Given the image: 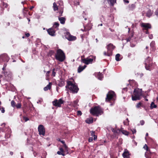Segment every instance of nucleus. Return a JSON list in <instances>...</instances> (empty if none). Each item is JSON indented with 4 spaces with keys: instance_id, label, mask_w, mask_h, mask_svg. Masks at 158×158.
Segmentation results:
<instances>
[{
    "instance_id": "nucleus-1",
    "label": "nucleus",
    "mask_w": 158,
    "mask_h": 158,
    "mask_svg": "<svg viewBox=\"0 0 158 158\" xmlns=\"http://www.w3.org/2000/svg\"><path fill=\"white\" fill-rule=\"evenodd\" d=\"M57 4H58V6L55 2H54L53 3V10L55 11L59 10V12L60 14V16H62L63 12L64 6L63 2L62 1H60L58 2Z\"/></svg>"
},
{
    "instance_id": "nucleus-2",
    "label": "nucleus",
    "mask_w": 158,
    "mask_h": 158,
    "mask_svg": "<svg viewBox=\"0 0 158 158\" xmlns=\"http://www.w3.org/2000/svg\"><path fill=\"white\" fill-rule=\"evenodd\" d=\"M66 88L69 89L73 93H77L79 90L77 86L73 83L71 81L67 82V85L65 86Z\"/></svg>"
},
{
    "instance_id": "nucleus-3",
    "label": "nucleus",
    "mask_w": 158,
    "mask_h": 158,
    "mask_svg": "<svg viewBox=\"0 0 158 158\" xmlns=\"http://www.w3.org/2000/svg\"><path fill=\"white\" fill-rule=\"evenodd\" d=\"M55 57L57 60L60 62L64 61L65 59L64 53L62 50L60 49L57 50Z\"/></svg>"
},
{
    "instance_id": "nucleus-4",
    "label": "nucleus",
    "mask_w": 158,
    "mask_h": 158,
    "mask_svg": "<svg viewBox=\"0 0 158 158\" xmlns=\"http://www.w3.org/2000/svg\"><path fill=\"white\" fill-rule=\"evenodd\" d=\"M142 95L141 89H136L134 90L133 94L132 95V99L133 101L140 100Z\"/></svg>"
},
{
    "instance_id": "nucleus-5",
    "label": "nucleus",
    "mask_w": 158,
    "mask_h": 158,
    "mask_svg": "<svg viewBox=\"0 0 158 158\" xmlns=\"http://www.w3.org/2000/svg\"><path fill=\"white\" fill-rule=\"evenodd\" d=\"M90 113L93 115L98 116L99 115L101 114L103 111L102 109L99 106H97L92 108L90 110Z\"/></svg>"
},
{
    "instance_id": "nucleus-6",
    "label": "nucleus",
    "mask_w": 158,
    "mask_h": 158,
    "mask_svg": "<svg viewBox=\"0 0 158 158\" xmlns=\"http://www.w3.org/2000/svg\"><path fill=\"white\" fill-rule=\"evenodd\" d=\"M145 67L147 70H150L153 68V64L151 61V59L148 57L145 61Z\"/></svg>"
},
{
    "instance_id": "nucleus-7",
    "label": "nucleus",
    "mask_w": 158,
    "mask_h": 158,
    "mask_svg": "<svg viewBox=\"0 0 158 158\" xmlns=\"http://www.w3.org/2000/svg\"><path fill=\"white\" fill-rule=\"evenodd\" d=\"M133 33H131L130 35H129V37L126 39L127 41V42L129 41L131 42L130 46L131 47H134L135 46L137 42L135 41L133 37Z\"/></svg>"
},
{
    "instance_id": "nucleus-8",
    "label": "nucleus",
    "mask_w": 158,
    "mask_h": 158,
    "mask_svg": "<svg viewBox=\"0 0 158 158\" xmlns=\"http://www.w3.org/2000/svg\"><path fill=\"white\" fill-rule=\"evenodd\" d=\"M115 48L112 44H110L107 46V52H104V54L105 56H111L112 54V52L113 50Z\"/></svg>"
},
{
    "instance_id": "nucleus-9",
    "label": "nucleus",
    "mask_w": 158,
    "mask_h": 158,
    "mask_svg": "<svg viewBox=\"0 0 158 158\" xmlns=\"http://www.w3.org/2000/svg\"><path fill=\"white\" fill-rule=\"evenodd\" d=\"M141 26L143 27V30H146V31L145 32L146 34H148V30L149 29L151 28V25L148 23H142L141 24Z\"/></svg>"
},
{
    "instance_id": "nucleus-10",
    "label": "nucleus",
    "mask_w": 158,
    "mask_h": 158,
    "mask_svg": "<svg viewBox=\"0 0 158 158\" xmlns=\"http://www.w3.org/2000/svg\"><path fill=\"white\" fill-rule=\"evenodd\" d=\"M64 102V101L61 99H60L59 100L57 99L55 100L54 101L52 102V104L53 105L57 107H61V105Z\"/></svg>"
},
{
    "instance_id": "nucleus-11",
    "label": "nucleus",
    "mask_w": 158,
    "mask_h": 158,
    "mask_svg": "<svg viewBox=\"0 0 158 158\" xmlns=\"http://www.w3.org/2000/svg\"><path fill=\"white\" fill-rule=\"evenodd\" d=\"M94 57H92L91 58H87L86 59H82L81 62L86 64H89L92 63Z\"/></svg>"
},
{
    "instance_id": "nucleus-12",
    "label": "nucleus",
    "mask_w": 158,
    "mask_h": 158,
    "mask_svg": "<svg viewBox=\"0 0 158 158\" xmlns=\"http://www.w3.org/2000/svg\"><path fill=\"white\" fill-rule=\"evenodd\" d=\"M115 95L114 92L113 91H109L107 94L106 100V101L110 100Z\"/></svg>"
},
{
    "instance_id": "nucleus-13",
    "label": "nucleus",
    "mask_w": 158,
    "mask_h": 158,
    "mask_svg": "<svg viewBox=\"0 0 158 158\" xmlns=\"http://www.w3.org/2000/svg\"><path fill=\"white\" fill-rule=\"evenodd\" d=\"M38 131L40 135H44L45 134V129L43 125H40L38 127Z\"/></svg>"
},
{
    "instance_id": "nucleus-14",
    "label": "nucleus",
    "mask_w": 158,
    "mask_h": 158,
    "mask_svg": "<svg viewBox=\"0 0 158 158\" xmlns=\"http://www.w3.org/2000/svg\"><path fill=\"white\" fill-rule=\"evenodd\" d=\"M65 37L69 41H73L75 40L76 37L71 35L69 32H67L65 35Z\"/></svg>"
},
{
    "instance_id": "nucleus-15",
    "label": "nucleus",
    "mask_w": 158,
    "mask_h": 158,
    "mask_svg": "<svg viewBox=\"0 0 158 158\" xmlns=\"http://www.w3.org/2000/svg\"><path fill=\"white\" fill-rule=\"evenodd\" d=\"M5 129H7V130L6 131H5V129L1 130L2 131L5 132H6V131H7V133H6L5 135V137L6 138H8L10 137V134L11 133V131L10 129L8 127H5Z\"/></svg>"
},
{
    "instance_id": "nucleus-16",
    "label": "nucleus",
    "mask_w": 158,
    "mask_h": 158,
    "mask_svg": "<svg viewBox=\"0 0 158 158\" xmlns=\"http://www.w3.org/2000/svg\"><path fill=\"white\" fill-rule=\"evenodd\" d=\"M9 59V58L6 54H3L0 56V60H2L3 61L8 62Z\"/></svg>"
},
{
    "instance_id": "nucleus-17",
    "label": "nucleus",
    "mask_w": 158,
    "mask_h": 158,
    "mask_svg": "<svg viewBox=\"0 0 158 158\" xmlns=\"http://www.w3.org/2000/svg\"><path fill=\"white\" fill-rule=\"evenodd\" d=\"M47 32L48 34L52 36L55 35V31L52 28H50L47 30Z\"/></svg>"
},
{
    "instance_id": "nucleus-18",
    "label": "nucleus",
    "mask_w": 158,
    "mask_h": 158,
    "mask_svg": "<svg viewBox=\"0 0 158 158\" xmlns=\"http://www.w3.org/2000/svg\"><path fill=\"white\" fill-rule=\"evenodd\" d=\"M128 151L127 150H125L124 152L122 154V156L124 158H126L129 156Z\"/></svg>"
},
{
    "instance_id": "nucleus-19",
    "label": "nucleus",
    "mask_w": 158,
    "mask_h": 158,
    "mask_svg": "<svg viewBox=\"0 0 158 158\" xmlns=\"http://www.w3.org/2000/svg\"><path fill=\"white\" fill-rule=\"evenodd\" d=\"M96 76H97L98 79L100 80H102L103 78L102 74L100 72H98L95 73Z\"/></svg>"
},
{
    "instance_id": "nucleus-20",
    "label": "nucleus",
    "mask_w": 158,
    "mask_h": 158,
    "mask_svg": "<svg viewBox=\"0 0 158 158\" xmlns=\"http://www.w3.org/2000/svg\"><path fill=\"white\" fill-rule=\"evenodd\" d=\"M58 19L60 21V23L62 24H64L65 22L66 19L64 17H59Z\"/></svg>"
},
{
    "instance_id": "nucleus-21",
    "label": "nucleus",
    "mask_w": 158,
    "mask_h": 158,
    "mask_svg": "<svg viewBox=\"0 0 158 158\" xmlns=\"http://www.w3.org/2000/svg\"><path fill=\"white\" fill-rule=\"evenodd\" d=\"M86 67V66L85 65H84V66H80L78 69V73L81 72L82 71H83Z\"/></svg>"
},
{
    "instance_id": "nucleus-22",
    "label": "nucleus",
    "mask_w": 158,
    "mask_h": 158,
    "mask_svg": "<svg viewBox=\"0 0 158 158\" xmlns=\"http://www.w3.org/2000/svg\"><path fill=\"white\" fill-rule=\"evenodd\" d=\"M52 85V83L51 82H49V84L48 85L44 87V91H47L48 90L50 89L51 88V86Z\"/></svg>"
},
{
    "instance_id": "nucleus-23",
    "label": "nucleus",
    "mask_w": 158,
    "mask_h": 158,
    "mask_svg": "<svg viewBox=\"0 0 158 158\" xmlns=\"http://www.w3.org/2000/svg\"><path fill=\"white\" fill-rule=\"evenodd\" d=\"M65 84L64 81L62 80H60L59 81V83L58 85L60 87H62Z\"/></svg>"
},
{
    "instance_id": "nucleus-24",
    "label": "nucleus",
    "mask_w": 158,
    "mask_h": 158,
    "mask_svg": "<svg viewBox=\"0 0 158 158\" xmlns=\"http://www.w3.org/2000/svg\"><path fill=\"white\" fill-rule=\"evenodd\" d=\"M85 122L87 123H91L93 122V119L92 117L87 118L85 120Z\"/></svg>"
},
{
    "instance_id": "nucleus-25",
    "label": "nucleus",
    "mask_w": 158,
    "mask_h": 158,
    "mask_svg": "<svg viewBox=\"0 0 158 158\" xmlns=\"http://www.w3.org/2000/svg\"><path fill=\"white\" fill-rule=\"evenodd\" d=\"M155 42L154 41H152L150 44V47L152 48V50L154 51L155 50Z\"/></svg>"
},
{
    "instance_id": "nucleus-26",
    "label": "nucleus",
    "mask_w": 158,
    "mask_h": 158,
    "mask_svg": "<svg viewBox=\"0 0 158 158\" xmlns=\"http://www.w3.org/2000/svg\"><path fill=\"white\" fill-rule=\"evenodd\" d=\"M111 130L115 134L117 133H118L120 131V130L119 129H116L114 128H112Z\"/></svg>"
},
{
    "instance_id": "nucleus-27",
    "label": "nucleus",
    "mask_w": 158,
    "mask_h": 158,
    "mask_svg": "<svg viewBox=\"0 0 158 158\" xmlns=\"http://www.w3.org/2000/svg\"><path fill=\"white\" fill-rule=\"evenodd\" d=\"M152 12L150 10H148L146 13V16L148 17H150L152 15Z\"/></svg>"
},
{
    "instance_id": "nucleus-28",
    "label": "nucleus",
    "mask_w": 158,
    "mask_h": 158,
    "mask_svg": "<svg viewBox=\"0 0 158 158\" xmlns=\"http://www.w3.org/2000/svg\"><path fill=\"white\" fill-rule=\"evenodd\" d=\"M116 0H108V2L111 5L113 6L116 2Z\"/></svg>"
},
{
    "instance_id": "nucleus-29",
    "label": "nucleus",
    "mask_w": 158,
    "mask_h": 158,
    "mask_svg": "<svg viewBox=\"0 0 158 158\" xmlns=\"http://www.w3.org/2000/svg\"><path fill=\"white\" fill-rule=\"evenodd\" d=\"M59 23L57 22H55L54 23V25L53 26V27L54 28H56L57 30H58V27L59 26Z\"/></svg>"
},
{
    "instance_id": "nucleus-30",
    "label": "nucleus",
    "mask_w": 158,
    "mask_h": 158,
    "mask_svg": "<svg viewBox=\"0 0 158 158\" xmlns=\"http://www.w3.org/2000/svg\"><path fill=\"white\" fill-rule=\"evenodd\" d=\"M61 142L64 145V146L65 150L67 151V149L68 148V147L66 145L64 141V140H61Z\"/></svg>"
},
{
    "instance_id": "nucleus-31",
    "label": "nucleus",
    "mask_w": 158,
    "mask_h": 158,
    "mask_svg": "<svg viewBox=\"0 0 158 158\" xmlns=\"http://www.w3.org/2000/svg\"><path fill=\"white\" fill-rule=\"evenodd\" d=\"M120 56V55L119 54H117L115 56V60L117 61H119L120 60L119 58Z\"/></svg>"
},
{
    "instance_id": "nucleus-32",
    "label": "nucleus",
    "mask_w": 158,
    "mask_h": 158,
    "mask_svg": "<svg viewBox=\"0 0 158 158\" xmlns=\"http://www.w3.org/2000/svg\"><path fill=\"white\" fill-rule=\"evenodd\" d=\"M120 131L122 132V133L126 135H127L129 134V133L127 131L124 130H120Z\"/></svg>"
},
{
    "instance_id": "nucleus-33",
    "label": "nucleus",
    "mask_w": 158,
    "mask_h": 158,
    "mask_svg": "<svg viewBox=\"0 0 158 158\" xmlns=\"http://www.w3.org/2000/svg\"><path fill=\"white\" fill-rule=\"evenodd\" d=\"M157 107L154 104L153 102H152L150 106V108L152 109L153 108H156Z\"/></svg>"
},
{
    "instance_id": "nucleus-34",
    "label": "nucleus",
    "mask_w": 158,
    "mask_h": 158,
    "mask_svg": "<svg viewBox=\"0 0 158 158\" xmlns=\"http://www.w3.org/2000/svg\"><path fill=\"white\" fill-rule=\"evenodd\" d=\"M57 153L60 155H62L63 156H64L65 154L64 153L62 152H61L60 151H58L57 152Z\"/></svg>"
},
{
    "instance_id": "nucleus-35",
    "label": "nucleus",
    "mask_w": 158,
    "mask_h": 158,
    "mask_svg": "<svg viewBox=\"0 0 158 158\" xmlns=\"http://www.w3.org/2000/svg\"><path fill=\"white\" fill-rule=\"evenodd\" d=\"M11 106L14 107H15V101L13 100L11 101Z\"/></svg>"
},
{
    "instance_id": "nucleus-36",
    "label": "nucleus",
    "mask_w": 158,
    "mask_h": 158,
    "mask_svg": "<svg viewBox=\"0 0 158 158\" xmlns=\"http://www.w3.org/2000/svg\"><path fill=\"white\" fill-rule=\"evenodd\" d=\"M21 105L20 103H18L15 106L17 108H20L21 107Z\"/></svg>"
},
{
    "instance_id": "nucleus-37",
    "label": "nucleus",
    "mask_w": 158,
    "mask_h": 158,
    "mask_svg": "<svg viewBox=\"0 0 158 158\" xmlns=\"http://www.w3.org/2000/svg\"><path fill=\"white\" fill-rule=\"evenodd\" d=\"M142 105V103H141V102H139V103L137 104V105L136 106V107L137 108H139Z\"/></svg>"
},
{
    "instance_id": "nucleus-38",
    "label": "nucleus",
    "mask_w": 158,
    "mask_h": 158,
    "mask_svg": "<svg viewBox=\"0 0 158 158\" xmlns=\"http://www.w3.org/2000/svg\"><path fill=\"white\" fill-rule=\"evenodd\" d=\"M77 101H74L73 102V106L75 107H76L77 106Z\"/></svg>"
},
{
    "instance_id": "nucleus-39",
    "label": "nucleus",
    "mask_w": 158,
    "mask_h": 158,
    "mask_svg": "<svg viewBox=\"0 0 158 158\" xmlns=\"http://www.w3.org/2000/svg\"><path fill=\"white\" fill-rule=\"evenodd\" d=\"M55 69L54 68H53L52 70V75L53 76H55L56 73L55 72Z\"/></svg>"
},
{
    "instance_id": "nucleus-40",
    "label": "nucleus",
    "mask_w": 158,
    "mask_h": 158,
    "mask_svg": "<svg viewBox=\"0 0 158 158\" xmlns=\"http://www.w3.org/2000/svg\"><path fill=\"white\" fill-rule=\"evenodd\" d=\"M2 5L6 8L8 6V5L7 3H5L4 2H2Z\"/></svg>"
},
{
    "instance_id": "nucleus-41",
    "label": "nucleus",
    "mask_w": 158,
    "mask_h": 158,
    "mask_svg": "<svg viewBox=\"0 0 158 158\" xmlns=\"http://www.w3.org/2000/svg\"><path fill=\"white\" fill-rule=\"evenodd\" d=\"M82 112L80 110H78L77 112V115H81L82 114Z\"/></svg>"
},
{
    "instance_id": "nucleus-42",
    "label": "nucleus",
    "mask_w": 158,
    "mask_h": 158,
    "mask_svg": "<svg viewBox=\"0 0 158 158\" xmlns=\"http://www.w3.org/2000/svg\"><path fill=\"white\" fill-rule=\"evenodd\" d=\"M90 134H91V135L92 136H93L95 135V131H91Z\"/></svg>"
},
{
    "instance_id": "nucleus-43",
    "label": "nucleus",
    "mask_w": 158,
    "mask_h": 158,
    "mask_svg": "<svg viewBox=\"0 0 158 158\" xmlns=\"http://www.w3.org/2000/svg\"><path fill=\"white\" fill-rule=\"evenodd\" d=\"M143 148L145 149L147 151H148V147L146 144H145L143 146Z\"/></svg>"
},
{
    "instance_id": "nucleus-44",
    "label": "nucleus",
    "mask_w": 158,
    "mask_h": 158,
    "mask_svg": "<svg viewBox=\"0 0 158 158\" xmlns=\"http://www.w3.org/2000/svg\"><path fill=\"white\" fill-rule=\"evenodd\" d=\"M43 101V100L42 98L40 99L37 102L38 103H41Z\"/></svg>"
},
{
    "instance_id": "nucleus-45",
    "label": "nucleus",
    "mask_w": 158,
    "mask_h": 158,
    "mask_svg": "<svg viewBox=\"0 0 158 158\" xmlns=\"http://www.w3.org/2000/svg\"><path fill=\"white\" fill-rule=\"evenodd\" d=\"M0 110H1L2 113H4L5 112L4 108L3 107L0 108Z\"/></svg>"
},
{
    "instance_id": "nucleus-46",
    "label": "nucleus",
    "mask_w": 158,
    "mask_h": 158,
    "mask_svg": "<svg viewBox=\"0 0 158 158\" xmlns=\"http://www.w3.org/2000/svg\"><path fill=\"white\" fill-rule=\"evenodd\" d=\"M127 91V88H123V89L122 90V92L123 93H124V91L125 92H126Z\"/></svg>"
},
{
    "instance_id": "nucleus-47",
    "label": "nucleus",
    "mask_w": 158,
    "mask_h": 158,
    "mask_svg": "<svg viewBox=\"0 0 158 158\" xmlns=\"http://www.w3.org/2000/svg\"><path fill=\"white\" fill-rule=\"evenodd\" d=\"M54 53V51H52V50L50 51L49 52V55H50V56H51Z\"/></svg>"
},
{
    "instance_id": "nucleus-48",
    "label": "nucleus",
    "mask_w": 158,
    "mask_h": 158,
    "mask_svg": "<svg viewBox=\"0 0 158 158\" xmlns=\"http://www.w3.org/2000/svg\"><path fill=\"white\" fill-rule=\"evenodd\" d=\"M93 140V139L92 137H89L88 139V141L89 142H91Z\"/></svg>"
},
{
    "instance_id": "nucleus-49",
    "label": "nucleus",
    "mask_w": 158,
    "mask_h": 158,
    "mask_svg": "<svg viewBox=\"0 0 158 158\" xmlns=\"http://www.w3.org/2000/svg\"><path fill=\"white\" fill-rule=\"evenodd\" d=\"M140 124L142 125H143L144 123V121L143 120H141V121H140Z\"/></svg>"
},
{
    "instance_id": "nucleus-50",
    "label": "nucleus",
    "mask_w": 158,
    "mask_h": 158,
    "mask_svg": "<svg viewBox=\"0 0 158 158\" xmlns=\"http://www.w3.org/2000/svg\"><path fill=\"white\" fill-rule=\"evenodd\" d=\"M23 119L25 120V122L27 121H28L29 120L27 118L25 117H23Z\"/></svg>"
},
{
    "instance_id": "nucleus-51",
    "label": "nucleus",
    "mask_w": 158,
    "mask_h": 158,
    "mask_svg": "<svg viewBox=\"0 0 158 158\" xmlns=\"http://www.w3.org/2000/svg\"><path fill=\"white\" fill-rule=\"evenodd\" d=\"M50 71H48L46 73V75L47 77H48L49 75V74L50 73Z\"/></svg>"
},
{
    "instance_id": "nucleus-52",
    "label": "nucleus",
    "mask_w": 158,
    "mask_h": 158,
    "mask_svg": "<svg viewBox=\"0 0 158 158\" xmlns=\"http://www.w3.org/2000/svg\"><path fill=\"white\" fill-rule=\"evenodd\" d=\"M149 38L150 39H152L153 38V35L152 34L149 35Z\"/></svg>"
},
{
    "instance_id": "nucleus-53",
    "label": "nucleus",
    "mask_w": 158,
    "mask_h": 158,
    "mask_svg": "<svg viewBox=\"0 0 158 158\" xmlns=\"http://www.w3.org/2000/svg\"><path fill=\"white\" fill-rule=\"evenodd\" d=\"M60 151L64 153V151L62 148H60Z\"/></svg>"
},
{
    "instance_id": "nucleus-54",
    "label": "nucleus",
    "mask_w": 158,
    "mask_h": 158,
    "mask_svg": "<svg viewBox=\"0 0 158 158\" xmlns=\"http://www.w3.org/2000/svg\"><path fill=\"white\" fill-rule=\"evenodd\" d=\"M155 14L157 16H158V11L156 10L155 12Z\"/></svg>"
},
{
    "instance_id": "nucleus-55",
    "label": "nucleus",
    "mask_w": 158,
    "mask_h": 158,
    "mask_svg": "<svg viewBox=\"0 0 158 158\" xmlns=\"http://www.w3.org/2000/svg\"><path fill=\"white\" fill-rule=\"evenodd\" d=\"M132 131L133 134L135 133L136 132V130L135 129H133L132 130Z\"/></svg>"
},
{
    "instance_id": "nucleus-56",
    "label": "nucleus",
    "mask_w": 158,
    "mask_h": 158,
    "mask_svg": "<svg viewBox=\"0 0 158 158\" xmlns=\"http://www.w3.org/2000/svg\"><path fill=\"white\" fill-rule=\"evenodd\" d=\"M93 137H94V140H96L97 139V136L95 135L93 136Z\"/></svg>"
},
{
    "instance_id": "nucleus-57",
    "label": "nucleus",
    "mask_w": 158,
    "mask_h": 158,
    "mask_svg": "<svg viewBox=\"0 0 158 158\" xmlns=\"http://www.w3.org/2000/svg\"><path fill=\"white\" fill-rule=\"evenodd\" d=\"M124 2H125V3H128L129 2V1H128V0H123Z\"/></svg>"
},
{
    "instance_id": "nucleus-58",
    "label": "nucleus",
    "mask_w": 158,
    "mask_h": 158,
    "mask_svg": "<svg viewBox=\"0 0 158 158\" xmlns=\"http://www.w3.org/2000/svg\"><path fill=\"white\" fill-rule=\"evenodd\" d=\"M25 35L27 37H28L30 36V34L29 33H26Z\"/></svg>"
},
{
    "instance_id": "nucleus-59",
    "label": "nucleus",
    "mask_w": 158,
    "mask_h": 158,
    "mask_svg": "<svg viewBox=\"0 0 158 158\" xmlns=\"http://www.w3.org/2000/svg\"><path fill=\"white\" fill-rule=\"evenodd\" d=\"M34 8V6H32L30 8V10H32V9H33V8Z\"/></svg>"
},
{
    "instance_id": "nucleus-60",
    "label": "nucleus",
    "mask_w": 158,
    "mask_h": 158,
    "mask_svg": "<svg viewBox=\"0 0 158 158\" xmlns=\"http://www.w3.org/2000/svg\"><path fill=\"white\" fill-rule=\"evenodd\" d=\"M5 123H2V124L1 125H2V126H5Z\"/></svg>"
},
{
    "instance_id": "nucleus-61",
    "label": "nucleus",
    "mask_w": 158,
    "mask_h": 158,
    "mask_svg": "<svg viewBox=\"0 0 158 158\" xmlns=\"http://www.w3.org/2000/svg\"><path fill=\"white\" fill-rule=\"evenodd\" d=\"M145 156L147 158H148V156H147V155H146V153H145Z\"/></svg>"
},
{
    "instance_id": "nucleus-62",
    "label": "nucleus",
    "mask_w": 158,
    "mask_h": 158,
    "mask_svg": "<svg viewBox=\"0 0 158 158\" xmlns=\"http://www.w3.org/2000/svg\"><path fill=\"white\" fill-rule=\"evenodd\" d=\"M57 140H58V141H60V142H61V140H60V139H57Z\"/></svg>"
},
{
    "instance_id": "nucleus-63",
    "label": "nucleus",
    "mask_w": 158,
    "mask_h": 158,
    "mask_svg": "<svg viewBox=\"0 0 158 158\" xmlns=\"http://www.w3.org/2000/svg\"><path fill=\"white\" fill-rule=\"evenodd\" d=\"M148 135V133H146V136H147Z\"/></svg>"
},
{
    "instance_id": "nucleus-64",
    "label": "nucleus",
    "mask_w": 158,
    "mask_h": 158,
    "mask_svg": "<svg viewBox=\"0 0 158 158\" xmlns=\"http://www.w3.org/2000/svg\"><path fill=\"white\" fill-rule=\"evenodd\" d=\"M10 154H11V155H12L13 154V153L12 152H10Z\"/></svg>"
}]
</instances>
